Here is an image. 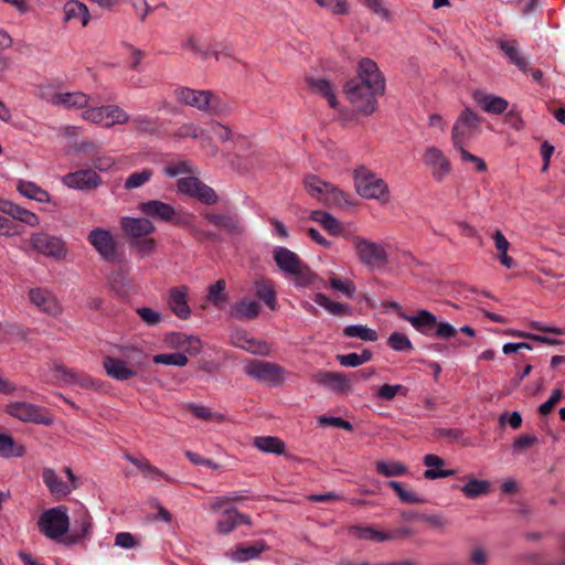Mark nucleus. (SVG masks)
Segmentation results:
<instances>
[{"label":"nucleus","mask_w":565,"mask_h":565,"mask_svg":"<svg viewBox=\"0 0 565 565\" xmlns=\"http://www.w3.org/2000/svg\"><path fill=\"white\" fill-rule=\"evenodd\" d=\"M306 83L312 93L326 98L331 108L335 109L338 107L334 87L328 79L323 77H307Z\"/></svg>","instance_id":"nucleus-28"},{"label":"nucleus","mask_w":565,"mask_h":565,"mask_svg":"<svg viewBox=\"0 0 565 565\" xmlns=\"http://www.w3.org/2000/svg\"><path fill=\"white\" fill-rule=\"evenodd\" d=\"M376 471L385 477H399L406 475L408 469L398 461H377Z\"/></svg>","instance_id":"nucleus-49"},{"label":"nucleus","mask_w":565,"mask_h":565,"mask_svg":"<svg viewBox=\"0 0 565 565\" xmlns=\"http://www.w3.org/2000/svg\"><path fill=\"white\" fill-rule=\"evenodd\" d=\"M25 448L14 443L13 438L7 434H0V457H22Z\"/></svg>","instance_id":"nucleus-45"},{"label":"nucleus","mask_w":565,"mask_h":565,"mask_svg":"<svg viewBox=\"0 0 565 565\" xmlns=\"http://www.w3.org/2000/svg\"><path fill=\"white\" fill-rule=\"evenodd\" d=\"M137 313L148 326H157L161 321V315L148 307L138 308Z\"/></svg>","instance_id":"nucleus-64"},{"label":"nucleus","mask_w":565,"mask_h":565,"mask_svg":"<svg viewBox=\"0 0 565 565\" xmlns=\"http://www.w3.org/2000/svg\"><path fill=\"white\" fill-rule=\"evenodd\" d=\"M354 186L359 195L364 199H375L386 203L390 199L386 182L377 178L372 171L364 167L354 170Z\"/></svg>","instance_id":"nucleus-4"},{"label":"nucleus","mask_w":565,"mask_h":565,"mask_svg":"<svg viewBox=\"0 0 565 565\" xmlns=\"http://www.w3.org/2000/svg\"><path fill=\"white\" fill-rule=\"evenodd\" d=\"M62 182L72 189L90 190L97 188L102 179L94 170L85 169L65 174Z\"/></svg>","instance_id":"nucleus-19"},{"label":"nucleus","mask_w":565,"mask_h":565,"mask_svg":"<svg viewBox=\"0 0 565 565\" xmlns=\"http://www.w3.org/2000/svg\"><path fill=\"white\" fill-rule=\"evenodd\" d=\"M343 334L349 338H358L370 342L377 340V332L362 324H351L345 327L343 329Z\"/></svg>","instance_id":"nucleus-47"},{"label":"nucleus","mask_w":565,"mask_h":565,"mask_svg":"<svg viewBox=\"0 0 565 565\" xmlns=\"http://www.w3.org/2000/svg\"><path fill=\"white\" fill-rule=\"evenodd\" d=\"M163 172L166 175L174 178L181 174H188L191 173V167L186 161H179L169 163L164 167Z\"/></svg>","instance_id":"nucleus-62"},{"label":"nucleus","mask_w":565,"mask_h":565,"mask_svg":"<svg viewBox=\"0 0 565 565\" xmlns=\"http://www.w3.org/2000/svg\"><path fill=\"white\" fill-rule=\"evenodd\" d=\"M235 345L256 355H269L271 348L266 341L248 338L247 335L237 337Z\"/></svg>","instance_id":"nucleus-35"},{"label":"nucleus","mask_w":565,"mask_h":565,"mask_svg":"<svg viewBox=\"0 0 565 565\" xmlns=\"http://www.w3.org/2000/svg\"><path fill=\"white\" fill-rule=\"evenodd\" d=\"M87 241L108 263H119L121 255L119 253L118 243L114 235L105 228L96 227L87 235Z\"/></svg>","instance_id":"nucleus-11"},{"label":"nucleus","mask_w":565,"mask_h":565,"mask_svg":"<svg viewBox=\"0 0 565 565\" xmlns=\"http://www.w3.org/2000/svg\"><path fill=\"white\" fill-rule=\"evenodd\" d=\"M7 412L12 417L23 422L42 424L49 426L53 423L50 414L42 407L35 406L26 402H15L7 406Z\"/></svg>","instance_id":"nucleus-14"},{"label":"nucleus","mask_w":565,"mask_h":565,"mask_svg":"<svg viewBox=\"0 0 565 565\" xmlns=\"http://www.w3.org/2000/svg\"><path fill=\"white\" fill-rule=\"evenodd\" d=\"M129 122L138 134L145 136H158L162 126L158 117H150L148 115L130 117Z\"/></svg>","instance_id":"nucleus-31"},{"label":"nucleus","mask_w":565,"mask_h":565,"mask_svg":"<svg viewBox=\"0 0 565 565\" xmlns=\"http://www.w3.org/2000/svg\"><path fill=\"white\" fill-rule=\"evenodd\" d=\"M313 300L333 316L342 317L351 313V310L347 305L332 301L322 292H317Z\"/></svg>","instance_id":"nucleus-40"},{"label":"nucleus","mask_w":565,"mask_h":565,"mask_svg":"<svg viewBox=\"0 0 565 565\" xmlns=\"http://www.w3.org/2000/svg\"><path fill=\"white\" fill-rule=\"evenodd\" d=\"M38 526L40 531L51 540H58L70 530V518L67 508L58 505L42 512Z\"/></svg>","instance_id":"nucleus-5"},{"label":"nucleus","mask_w":565,"mask_h":565,"mask_svg":"<svg viewBox=\"0 0 565 565\" xmlns=\"http://www.w3.org/2000/svg\"><path fill=\"white\" fill-rule=\"evenodd\" d=\"M423 462L426 467H428V469L424 472V477L428 480L447 478L455 475V470L441 469V467L445 466V460L437 455H426L423 459Z\"/></svg>","instance_id":"nucleus-32"},{"label":"nucleus","mask_w":565,"mask_h":565,"mask_svg":"<svg viewBox=\"0 0 565 565\" xmlns=\"http://www.w3.org/2000/svg\"><path fill=\"white\" fill-rule=\"evenodd\" d=\"M121 228L131 241L146 237L156 230L151 221L143 217H124L121 220Z\"/></svg>","instance_id":"nucleus-23"},{"label":"nucleus","mask_w":565,"mask_h":565,"mask_svg":"<svg viewBox=\"0 0 565 565\" xmlns=\"http://www.w3.org/2000/svg\"><path fill=\"white\" fill-rule=\"evenodd\" d=\"M29 299L35 307L49 316L55 317L62 311L55 296L45 288H32L29 291Z\"/></svg>","instance_id":"nucleus-20"},{"label":"nucleus","mask_w":565,"mask_h":565,"mask_svg":"<svg viewBox=\"0 0 565 565\" xmlns=\"http://www.w3.org/2000/svg\"><path fill=\"white\" fill-rule=\"evenodd\" d=\"M385 89V79L379 71L376 63L363 58L358 66V75L344 85V94L355 111L371 115L377 106L376 96Z\"/></svg>","instance_id":"nucleus-1"},{"label":"nucleus","mask_w":565,"mask_h":565,"mask_svg":"<svg viewBox=\"0 0 565 565\" xmlns=\"http://www.w3.org/2000/svg\"><path fill=\"white\" fill-rule=\"evenodd\" d=\"M13 40L9 33L0 29V74L10 67V58L2 52L12 46Z\"/></svg>","instance_id":"nucleus-54"},{"label":"nucleus","mask_w":565,"mask_h":565,"mask_svg":"<svg viewBox=\"0 0 565 565\" xmlns=\"http://www.w3.org/2000/svg\"><path fill=\"white\" fill-rule=\"evenodd\" d=\"M473 100L483 111L493 115H501L509 107L508 100L503 97L486 94L481 90L473 93Z\"/></svg>","instance_id":"nucleus-24"},{"label":"nucleus","mask_w":565,"mask_h":565,"mask_svg":"<svg viewBox=\"0 0 565 565\" xmlns=\"http://www.w3.org/2000/svg\"><path fill=\"white\" fill-rule=\"evenodd\" d=\"M399 392H403L404 394H406L407 390L401 384H396V385L384 384L379 388L377 397L385 399V401H392Z\"/></svg>","instance_id":"nucleus-63"},{"label":"nucleus","mask_w":565,"mask_h":565,"mask_svg":"<svg viewBox=\"0 0 565 565\" xmlns=\"http://www.w3.org/2000/svg\"><path fill=\"white\" fill-rule=\"evenodd\" d=\"M498 46L521 72L525 73L529 70L527 60L521 54L519 43L516 40H499Z\"/></svg>","instance_id":"nucleus-30"},{"label":"nucleus","mask_w":565,"mask_h":565,"mask_svg":"<svg viewBox=\"0 0 565 565\" xmlns=\"http://www.w3.org/2000/svg\"><path fill=\"white\" fill-rule=\"evenodd\" d=\"M317 4L324 8L337 15H345L349 13L347 0H315Z\"/></svg>","instance_id":"nucleus-55"},{"label":"nucleus","mask_w":565,"mask_h":565,"mask_svg":"<svg viewBox=\"0 0 565 565\" xmlns=\"http://www.w3.org/2000/svg\"><path fill=\"white\" fill-rule=\"evenodd\" d=\"M254 445L263 452L281 455L285 451V443L278 437H256Z\"/></svg>","instance_id":"nucleus-41"},{"label":"nucleus","mask_w":565,"mask_h":565,"mask_svg":"<svg viewBox=\"0 0 565 565\" xmlns=\"http://www.w3.org/2000/svg\"><path fill=\"white\" fill-rule=\"evenodd\" d=\"M188 356L184 353H161L153 356L156 364L184 366L188 363Z\"/></svg>","instance_id":"nucleus-52"},{"label":"nucleus","mask_w":565,"mask_h":565,"mask_svg":"<svg viewBox=\"0 0 565 565\" xmlns=\"http://www.w3.org/2000/svg\"><path fill=\"white\" fill-rule=\"evenodd\" d=\"M329 285H330V287L332 289L341 291L342 294H344L349 298H352L354 296L355 286L350 280L342 281L337 276L332 275L329 278Z\"/></svg>","instance_id":"nucleus-60"},{"label":"nucleus","mask_w":565,"mask_h":565,"mask_svg":"<svg viewBox=\"0 0 565 565\" xmlns=\"http://www.w3.org/2000/svg\"><path fill=\"white\" fill-rule=\"evenodd\" d=\"M153 175V170L150 168H145L140 171L132 172L125 181V189L132 190L142 186Z\"/></svg>","instance_id":"nucleus-50"},{"label":"nucleus","mask_w":565,"mask_h":565,"mask_svg":"<svg viewBox=\"0 0 565 565\" xmlns=\"http://www.w3.org/2000/svg\"><path fill=\"white\" fill-rule=\"evenodd\" d=\"M350 533L356 535L359 539L369 540L374 542L388 541V532L379 531L372 526L353 525L350 527Z\"/></svg>","instance_id":"nucleus-43"},{"label":"nucleus","mask_w":565,"mask_h":565,"mask_svg":"<svg viewBox=\"0 0 565 565\" xmlns=\"http://www.w3.org/2000/svg\"><path fill=\"white\" fill-rule=\"evenodd\" d=\"M225 287L226 284L224 279H220L209 287L207 301L218 310H223L227 301Z\"/></svg>","instance_id":"nucleus-42"},{"label":"nucleus","mask_w":565,"mask_h":565,"mask_svg":"<svg viewBox=\"0 0 565 565\" xmlns=\"http://www.w3.org/2000/svg\"><path fill=\"white\" fill-rule=\"evenodd\" d=\"M189 288L184 285L172 287L169 290L168 306L180 319H188L191 316V308L188 303Z\"/></svg>","instance_id":"nucleus-21"},{"label":"nucleus","mask_w":565,"mask_h":565,"mask_svg":"<svg viewBox=\"0 0 565 565\" xmlns=\"http://www.w3.org/2000/svg\"><path fill=\"white\" fill-rule=\"evenodd\" d=\"M174 94L179 102L210 115L223 116L231 110L230 104L211 90L181 87Z\"/></svg>","instance_id":"nucleus-2"},{"label":"nucleus","mask_w":565,"mask_h":565,"mask_svg":"<svg viewBox=\"0 0 565 565\" xmlns=\"http://www.w3.org/2000/svg\"><path fill=\"white\" fill-rule=\"evenodd\" d=\"M43 482L56 497L67 495L72 488L58 477L53 469L46 468L42 472Z\"/></svg>","instance_id":"nucleus-34"},{"label":"nucleus","mask_w":565,"mask_h":565,"mask_svg":"<svg viewBox=\"0 0 565 565\" xmlns=\"http://www.w3.org/2000/svg\"><path fill=\"white\" fill-rule=\"evenodd\" d=\"M351 244L358 259L364 266L374 269L381 268L387 264V253L381 244L362 236H353Z\"/></svg>","instance_id":"nucleus-7"},{"label":"nucleus","mask_w":565,"mask_h":565,"mask_svg":"<svg viewBox=\"0 0 565 565\" xmlns=\"http://www.w3.org/2000/svg\"><path fill=\"white\" fill-rule=\"evenodd\" d=\"M90 97L82 92L56 93L51 103L55 106H64L67 109H81L88 106Z\"/></svg>","instance_id":"nucleus-27"},{"label":"nucleus","mask_w":565,"mask_h":565,"mask_svg":"<svg viewBox=\"0 0 565 565\" xmlns=\"http://www.w3.org/2000/svg\"><path fill=\"white\" fill-rule=\"evenodd\" d=\"M418 332L438 339H450L457 334V329L448 322H438L435 315L422 309L413 316H404Z\"/></svg>","instance_id":"nucleus-3"},{"label":"nucleus","mask_w":565,"mask_h":565,"mask_svg":"<svg viewBox=\"0 0 565 565\" xmlns=\"http://www.w3.org/2000/svg\"><path fill=\"white\" fill-rule=\"evenodd\" d=\"M141 213L162 222L173 223L181 226H191L189 216L178 215L174 207L159 200H150L139 204Z\"/></svg>","instance_id":"nucleus-12"},{"label":"nucleus","mask_w":565,"mask_h":565,"mask_svg":"<svg viewBox=\"0 0 565 565\" xmlns=\"http://www.w3.org/2000/svg\"><path fill=\"white\" fill-rule=\"evenodd\" d=\"M244 372L248 376L263 382L277 383L282 380V369L267 361H250L245 364Z\"/></svg>","instance_id":"nucleus-17"},{"label":"nucleus","mask_w":565,"mask_h":565,"mask_svg":"<svg viewBox=\"0 0 565 565\" xmlns=\"http://www.w3.org/2000/svg\"><path fill=\"white\" fill-rule=\"evenodd\" d=\"M390 488H392L396 495L399 498V500L404 503L408 504H419L425 503L426 500L424 498H420L415 492L406 490L401 482L397 481H390L388 482Z\"/></svg>","instance_id":"nucleus-51"},{"label":"nucleus","mask_w":565,"mask_h":565,"mask_svg":"<svg viewBox=\"0 0 565 565\" xmlns=\"http://www.w3.org/2000/svg\"><path fill=\"white\" fill-rule=\"evenodd\" d=\"M65 20L71 21L73 19H79L82 25H87L89 22V12L87 7L75 0L68 1L64 7Z\"/></svg>","instance_id":"nucleus-39"},{"label":"nucleus","mask_w":565,"mask_h":565,"mask_svg":"<svg viewBox=\"0 0 565 565\" xmlns=\"http://www.w3.org/2000/svg\"><path fill=\"white\" fill-rule=\"evenodd\" d=\"M303 183L308 193L328 207L340 206L347 202L344 193L339 188L317 175L306 177Z\"/></svg>","instance_id":"nucleus-8"},{"label":"nucleus","mask_w":565,"mask_h":565,"mask_svg":"<svg viewBox=\"0 0 565 565\" xmlns=\"http://www.w3.org/2000/svg\"><path fill=\"white\" fill-rule=\"evenodd\" d=\"M296 270L297 273H292L290 276L294 277L297 287H307L317 278L316 274L303 263Z\"/></svg>","instance_id":"nucleus-53"},{"label":"nucleus","mask_w":565,"mask_h":565,"mask_svg":"<svg viewBox=\"0 0 565 565\" xmlns=\"http://www.w3.org/2000/svg\"><path fill=\"white\" fill-rule=\"evenodd\" d=\"M204 220H206L210 224L217 227L221 231H224L228 235L238 236L242 235L245 231V226L243 224L242 218L237 213L226 212V213H211L206 212L203 214Z\"/></svg>","instance_id":"nucleus-16"},{"label":"nucleus","mask_w":565,"mask_h":565,"mask_svg":"<svg viewBox=\"0 0 565 565\" xmlns=\"http://www.w3.org/2000/svg\"><path fill=\"white\" fill-rule=\"evenodd\" d=\"M0 212L32 227L40 224L36 214L6 199H0Z\"/></svg>","instance_id":"nucleus-25"},{"label":"nucleus","mask_w":565,"mask_h":565,"mask_svg":"<svg viewBox=\"0 0 565 565\" xmlns=\"http://www.w3.org/2000/svg\"><path fill=\"white\" fill-rule=\"evenodd\" d=\"M266 545L263 541H256L252 545H239L232 552V558L236 562H246L259 556Z\"/></svg>","instance_id":"nucleus-38"},{"label":"nucleus","mask_w":565,"mask_h":565,"mask_svg":"<svg viewBox=\"0 0 565 565\" xmlns=\"http://www.w3.org/2000/svg\"><path fill=\"white\" fill-rule=\"evenodd\" d=\"M30 244L34 250L46 257L63 259L67 254L64 241L47 233H34L30 237Z\"/></svg>","instance_id":"nucleus-13"},{"label":"nucleus","mask_w":565,"mask_h":565,"mask_svg":"<svg viewBox=\"0 0 565 565\" xmlns=\"http://www.w3.org/2000/svg\"><path fill=\"white\" fill-rule=\"evenodd\" d=\"M388 345L391 349L399 352L404 351H411L413 350V344L411 340L401 332H393L387 340Z\"/></svg>","instance_id":"nucleus-57"},{"label":"nucleus","mask_w":565,"mask_h":565,"mask_svg":"<svg viewBox=\"0 0 565 565\" xmlns=\"http://www.w3.org/2000/svg\"><path fill=\"white\" fill-rule=\"evenodd\" d=\"M424 163L431 169V174L437 181H443L450 172V162L444 152L436 148L429 147L423 156Z\"/></svg>","instance_id":"nucleus-18"},{"label":"nucleus","mask_w":565,"mask_h":565,"mask_svg":"<svg viewBox=\"0 0 565 565\" xmlns=\"http://www.w3.org/2000/svg\"><path fill=\"white\" fill-rule=\"evenodd\" d=\"M460 490L467 498L475 499L487 494L490 490V483L486 480L471 479Z\"/></svg>","instance_id":"nucleus-48"},{"label":"nucleus","mask_w":565,"mask_h":565,"mask_svg":"<svg viewBox=\"0 0 565 565\" xmlns=\"http://www.w3.org/2000/svg\"><path fill=\"white\" fill-rule=\"evenodd\" d=\"M482 118L470 107H466L456 119L451 129V141L454 147L465 145L473 138L481 125Z\"/></svg>","instance_id":"nucleus-10"},{"label":"nucleus","mask_w":565,"mask_h":565,"mask_svg":"<svg viewBox=\"0 0 565 565\" xmlns=\"http://www.w3.org/2000/svg\"><path fill=\"white\" fill-rule=\"evenodd\" d=\"M459 153L461 161L465 163H472L475 166L476 171L483 172L487 170V163L486 161L477 157L472 153H470L468 150L465 149V145H460L459 147H454Z\"/></svg>","instance_id":"nucleus-56"},{"label":"nucleus","mask_w":565,"mask_h":565,"mask_svg":"<svg viewBox=\"0 0 565 565\" xmlns=\"http://www.w3.org/2000/svg\"><path fill=\"white\" fill-rule=\"evenodd\" d=\"M310 220L321 224V226L333 236L340 235L343 231L342 224L333 215L324 211H313Z\"/></svg>","instance_id":"nucleus-36"},{"label":"nucleus","mask_w":565,"mask_h":565,"mask_svg":"<svg viewBox=\"0 0 565 565\" xmlns=\"http://www.w3.org/2000/svg\"><path fill=\"white\" fill-rule=\"evenodd\" d=\"M132 355L125 354L127 360L106 356L103 365L108 376L117 381H127L137 375V367L145 364L146 356L142 352L132 350Z\"/></svg>","instance_id":"nucleus-6"},{"label":"nucleus","mask_w":565,"mask_h":565,"mask_svg":"<svg viewBox=\"0 0 565 565\" xmlns=\"http://www.w3.org/2000/svg\"><path fill=\"white\" fill-rule=\"evenodd\" d=\"M135 466L141 471V473L149 479L159 481L161 478H164L167 481L172 482L173 480L164 475L160 469L152 466L149 461L146 462H135Z\"/></svg>","instance_id":"nucleus-58"},{"label":"nucleus","mask_w":565,"mask_h":565,"mask_svg":"<svg viewBox=\"0 0 565 565\" xmlns=\"http://www.w3.org/2000/svg\"><path fill=\"white\" fill-rule=\"evenodd\" d=\"M82 117L104 128L128 124L130 120V116L117 105L88 107L83 111Z\"/></svg>","instance_id":"nucleus-9"},{"label":"nucleus","mask_w":565,"mask_h":565,"mask_svg":"<svg viewBox=\"0 0 565 565\" xmlns=\"http://www.w3.org/2000/svg\"><path fill=\"white\" fill-rule=\"evenodd\" d=\"M260 306L256 300L243 298L237 301L231 309V316L237 319H255L258 317Z\"/></svg>","instance_id":"nucleus-33"},{"label":"nucleus","mask_w":565,"mask_h":565,"mask_svg":"<svg viewBox=\"0 0 565 565\" xmlns=\"http://www.w3.org/2000/svg\"><path fill=\"white\" fill-rule=\"evenodd\" d=\"M178 190L209 205L215 204L218 200L215 191L195 177L179 179Z\"/></svg>","instance_id":"nucleus-15"},{"label":"nucleus","mask_w":565,"mask_h":565,"mask_svg":"<svg viewBox=\"0 0 565 565\" xmlns=\"http://www.w3.org/2000/svg\"><path fill=\"white\" fill-rule=\"evenodd\" d=\"M250 524V518L236 509H225L222 518L217 521V531L222 534L231 533L238 524Z\"/></svg>","instance_id":"nucleus-29"},{"label":"nucleus","mask_w":565,"mask_h":565,"mask_svg":"<svg viewBox=\"0 0 565 565\" xmlns=\"http://www.w3.org/2000/svg\"><path fill=\"white\" fill-rule=\"evenodd\" d=\"M274 259L281 271L287 275L297 273V268L302 264L300 257L286 247H276L274 249Z\"/></svg>","instance_id":"nucleus-26"},{"label":"nucleus","mask_w":565,"mask_h":565,"mask_svg":"<svg viewBox=\"0 0 565 565\" xmlns=\"http://www.w3.org/2000/svg\"><path fill=\"white\" fill-rule=\"evenodd\" d=\"M563 398V391L562 388H555L550 396V398L540 405L537 412L540 415L545 416L548 415L554 407L557 405V403Z\"/></svg>","instance_id":"nucleus-61"},{"label":"nucleus","mask_w":565,"mask_h":565,"mask_svg":"<svg viewBox=\"0 0 565 565\" xmlns=\"http://www.w3.org/2000/svg\"><path fill=\"white\" fill-rule=\"evenodd\" d=\"M130 247L137 249L142 256H149L154 252L157 241L151 237H142L136 241H130Z\"/></svg>","instance_id":"nucleus-59"},{"label":"nucleus","mask_w":565,"mask_h":565,"mask_svg":"<svg viewBox=\"0 0 565 565\" xmlns=\"http://www.w3.org/2000/svg\"><path fill=\"white\" fill-rule=\"evenodd\" d=\"M318 384L332 388L335 393L347 394L351 391L350 380L345 374L330 371H318L313 374Z\"/></svg>","instance_id":"nucleus-22"},{"label":"nucleus","mask_w":565,"mask_h":565,"mask_svg":"<svg viewBox=\"0 0 565 565\" xmlns=\"http://www.w3.org/2000/svg\"><path fill=\"white\" fill-rule=\"evenodd\" d=\"M17 190L23 196L35 200L38 202L44 203L50 201L49 192L31 181L19 180Z\"/></svg>","instance_id":"nucleus-37"},{"label":"nucleus","mask_w":565,"mask_h":565,"mask_svg":"<svg viewBox=\"0 0 565 565\" xmlns=\"http://www.w3.org/2000/svg\"><path fill=\"white\" fill-rule=\"evenodd\" d=\"M256 295L270 309H276V292L268 280L262 279L255 282Z\"/></svg>","instance_id":"nucleus-44"},{"label":"nucleus","mask_w":565,"mask_h":565,"mask_svg":"<svg viewBox=\"0 0 565 565\" xmlns=\"http://www.w3.org/2000/svg\"><path fill=\"white\" fill-rule=\"evenodd\" d=\"M92 529L90 516L86 512H82L78 520L74 521L73 534L70 537L71 543H76L89 535Z\"/></svg>","instance_id":"nucleus-46"}]
</instances>
